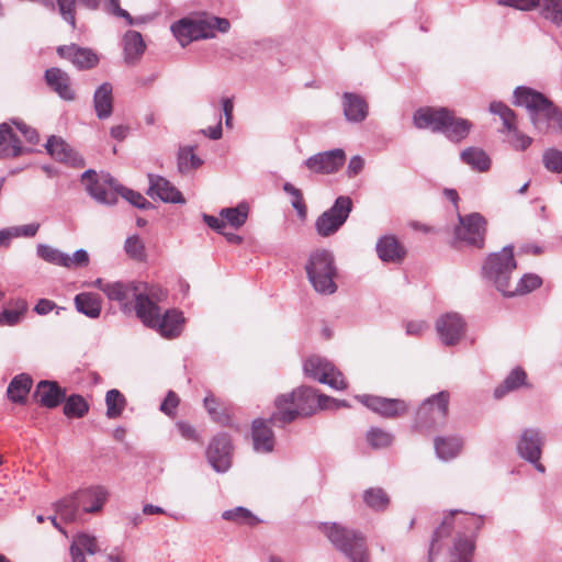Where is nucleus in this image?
I'll return each mask as SVG.
<instances>
[{
	"label": "nucleus",
	"instance_id": "nucleus-1",
	"mask_svg": "<svg viewBox=\"0 0 562 562\" xmlns=\"http://www.w3.org/2000/svg\"><path fill=\"white\" fill-rule=\"evenodd\" d=\"M482 525V516L451 512L434 531L428 562H443L446 559H441L442 555L450 557L449 562H470L474 540L468 533L476 532Z\"/></svg>",
	"mask_w": 562,
	"mask_h": 562
},
{
	"label": "nucleus",
	"instance_id": "nucleus-2",
	"mask_svg": "<svg viewBox=\"0 0 562 562\" xmlns=\"http://www.w3.org/2000/svg\"><path fill=\"white\" fill-rule=\"evenodd\" d=\"M340 406H347L346 402L318 394L313 387L301 386L291 393L277 396L273 418L283 426L293 422L297 416H310L318 408L337 409Z\"/></svg>",
	"mask_w": 562,
	"mask_h": 562
},
{
	"label": "nucleus",
	"instance_id": "nucleus-3",
	"mask_svg": "<svg viewBox=\"0 0 562 562\" xmlns=\"http://www.w3.org/2000/svg\"><path fill=\"white\" fill-rule=\"evenodd\" d=\"M102 292L111 301H117L124 313L135 312L138 318H146L144 310L150 300H166L167 291L158 284L145 281L108 282Z\"/></svg>",
	"mask_w": 562,
	"mask_h": 562
},
{
	"label": "nucleus",
	"instance_id": "nucleus-4",
	"mask_svg": "<svg viewBox=\"0 0 562 562\" xmlns=\"http://www.w3.org/2000/svg\"><path fill=\"white\" fill-rule=\"evenodd\" d=\"M514 104L525 106L536 131L543 134L562 133V112L542 93L527 87L514 91Z\"/></svg>",
	"mask_w": 562,
	"mask_h": 562
},
{
	"label": "nucleus",
	"instance_id": "nucleus-5",
	"mask_svg": "<svg viewBox=\"0 0 562 562\" xmlns=\"http://www.w3.org/2000/svg\"><path fill=\"white\" fill-rule=\"evenodd\" d=\"M323 532L349 562H369L370 554L364 535L336 522L324 524Z\"/></svg>",
	"mask_w": 562,
	"mask_h": 562
},
{
	"label": "nucleus",
	"instance_id": "nucleus-6",
	"mask_svg": "<svg viewBox=\"0 0 562 562\" xmlns=\"http://www.w3.org/2000/svg\"><path fill=\"white\" fill-rule=\"evenodd\" d=\"M229 26L227 19L202 16L194 20L181 19L171 25V32L180 45L184 47L193 41L212 38L216 32L226 33Z\"/></svg>",
	"mask_w": 562,
	"mask_h": 562
},
{
	"label": "nucleus",
	"instance_id": "nucleus-7",
	"mask_svg": "<svg viewBox=\"0 0 562 562\" xmlns=\"http://www.w3.org/2000/svg\"><path fill=\"white\" fill-rule=\"evenodd\" d=\"M308 281L319 294L330 295L337 291V269L330 251L322 249L310 255L305 265Z\"/></svg>",
	"mask_w": 562,
	"mask_h": 562
},
{
	"label": "nucleus",
	"instance_id": "nucleus-8",
	"mask_svg": "<svg viewBox=\"0 0 562 562\" xmlns=\"http://www.w3.org/2000/svg\"><path fill=\"white\" fill-rule=\"evenodd\" d=\"M515 269L516 260L513 247L506 246L501 251L493 252L486 258L482 267V274L485 280L505 295L508 292L512 274Z\"/></svg>",
	"mask_w": 562,
	"mask_h": 562
},
{
	"label": "nucleus",
	"instance_id": "nucleus-9",
	"mask_svg": "<svg viewBox=\"0 0 562 562\" xmlns=\"http://www.w3.org/2000/svg\"><path fill=\"white\" fill-rule=\"evenodd\" d=\"M162 301L164 300H150L144 310L146 318L139 319L145 326L156 329L161 336L175 338L182 331L184 317L182 312L178 310H168L161 314L159 303Z\"/></svg>",
	"mask_w": 562,
	"mask_h": 562
},
{
	"label": "nucleus",
	"instance_id": "nucleus-10",
	"mask_svg": "<svg viewBox=\"0 0 562 562\" xmlns=\"http://www.w3.org/2000/svg\"><path fill=\"white\" fill-rule=\"evenodd\" d=\"M81 181L89 195L98 203L114 205L117 202L120 183L110 173L98 175L88 169L81 176Z\"/></svg>",
	"mask_w": 562,
	"mask_h": 562
},
{
	"label": "nucleus",
	"instance_id": "nucleus-11",
	"mask_svg": "<svg viewBox=\"0 0 562 562\" xmlns=\"http://www.w3.org/2000/svg\"><path fill=\"white\" fill-rule=\"evenodd\" d=\"M351 209L352 201L349 196H338L334 205L317 217L315 222L317 234L322 237L335 234L347 221Z\"/></svg>",
	"mask_w": 562,
	"mask_h": 562
},
{
	"label": "nucleus",
	"instance_id": "nucleus-12",
	"mask_svg": "<svg viewBox=\"0 0 562 562\" xmlns=\"http://www.w3.org/2000/svg\"><path fill=\"white\" fill-rule=\"evenodd\" d=\"M303 369L307 376L327 384L335 390H345L347 387V382L342 373L329 361L319 356L307 358Z\"/></svg>",
	"mask_w": 562,
	"mask_h": 562
},
{
	"label": "nucleus",
	"instance_id": "nucleus-13",
	"mask_svg": "<svg viewBox=\"0 0 562 562\" xmlns=\"http://www.w3.org/2000/svg\"><path fill=\"white\" fill-rule=\"evenodd\" d=\"M449 394L439 392L427 398L418 408L416 424L420 428H431L443 423L448 414Z\"/></svg>",
	"mask_w": 562,
	"mask_h": 562
},
{
	"label": "nucleus",
	"instance_id": "nucleus-14",
	"mask_svg": "<svg viewBox=\"0 0 562 562\" xmlns=\"http://www.w3.org/2000/svg\"><path fill=\"white\" fill-rule=\"evenodd\" d=\"M485 224L484 217L479 213L465 216L459 215V225L454 231L456 238L469 246L482 248L484 245Z\"/></svg>",
	"mask_w": 562,
	"mask_h": 562
},
{
	"label": "nucleus",
	"instance_id": "nucleus-15",
	"mask_svg": "<svg viewBox=\"0 0 562 562\" xmlns=\"http://www.w3.org/2000/svg\"><path fill=\"white\" fill-rule=\"evenodd\" d=\"M544 436L537 428H527L521 432L517 443V450L521 458L532 463L540 473L546 472V468L540 463Z\"/></svg>",
	"mask_w": 562,
	"mask_h": 562
},
{
	"label": "nucleus",
	"instance_id": "nucleus-16",
	"mask_svg": "<svg viewBox=\"0 0 562 562\" xmlns=\"http://www.w3.org/2000/svg\"><path fill=\"white\" fill-rule=\"evenodd\" d=\"M280 423L273 418V414L269 419L257 418L251 424V447L254 452L258 454H268L273 452L276 447V435L271 425Z\"/></svg>",
	"mask_w": 562,
	"mask_h": 562
},
{
	"label": "nucleus",
	"instance_id": "nucleus-17",
	"mask_svg": "<svg viewBox=\"0 0 562 562\" xmlns=\"http://www.w3.org/2000/svg\"><path fill=\"white\" fill-rule=\"evenodd\" d=\"M346 160L342 149L336 148L317 153L304 161V166L314 173L331 175L337 172Z\"/></svg>",
	"mask_w": 562,
	"mask_h": 562
},
{
	"label": "nucleus",
	"instance_id": "nucleus-18",
	"mask_svg": "<svg viewBox=\"0 0 562 562\" xmlns=\"http://www.w3.org/2000/svg\"><path fill=\"white\" fill-rule=\"evenodd\" d=\"M436 330L445 346H456L465 334V322L458 313H447L437 319Z\"/></svg>",
	"mask_w": 562,
	"mask_h": 562
},
{
	"label": "nucleus",
	"instance_id": "nucleus-19",
	"mask_svg": "<svg viewBox=\"0 0 562 562\" xmlns=\"http://www.w3.org/2000/svg\"><path fill=\"white\" fill-rule=\"evenodd\" d=\"M206 457L216 472H226L232 464V442L228 435L215 436L207 447Z\"/></svg>",
	"mask_w": 562,
	"mask_h": 562
},
{
	"label": "nucleus",
	"instance_id": "nucleus-20",
	"mask_svg": "<svg viewBox=\"0 0 562 562\" xmlns=\"http://www.w3.org/2000/svg\"><path fill=\"white\" fill-rule=\"evenodd\" d=\"M356 398L372 412L386 418L402 416L408 411V405L403 400L375 395H358Z\"/></svg>",
	"mask_w": 562,
	"mask_h": 562
},
{
	"label": "nucleus",
	"instance_id": "nucleus-21",
	"mask_svg": "<svg viewBox=\"0 0 562 562\" xmlns=\"http://www.w3.org/2000/svg\"><path fill=\"white\" fill-rule=\"evenodd\" d=\"M45 148L55 160L61 164L75 168L85 166V159L61 137L50 136Z\"/></svg>",
	"mask_w": 562,
	"mask_h": 562
},
{
	"label": "nucleus",
	"instance_id": "nucleus-22",
	"mask_svg": "<svg viewBox=\"0 0 562 562\" xmlns=\"http://www.w3.org/2000/svg\"><path fill=\"white\" fill-rule=\"evenodd\" d=\"M449 110L446 108H420L413 115L414 125L419 130H430L441 133Z\"/></svg>",
	"mask_w": 562,
	"mask_h": 562
},
{
	"label": "nucleus",
	"instance_id": "nucleus-23",
	"mask_svg": "<svg viewBox=\"0 0 562 562\" xmlns=\"http://www.w3.org/2000/svg\"><path fill=\"white\" fill-rule=\"evenodd\" d=\"M149 188L147 194L158 198L166 203H184L182 193L169 180L158 175H148Z\"/></svg>",
	"mask_w": 562,
	"mask_h": 562
},
{
	"label": "nucleus",
	"instance_id": "nucleus-24",
	"mask_svg": "<svg viewBox=\"0 0 562 562\" xmlns=\"http://www.w3.org/2000/svg\"><path fill=\"white\" fill-rule=\"evenodd\" d=\"M57 53L80 70L90 69L99 61L98 56L90 48L76 44L59 46Z\"/></svg>",
	"mask_w": 562,
	"mask_h": 562
},
{
	"label": "nucleus",
	"instance_id": "nucleus-25",
	"mask_svg": "<svg viewBox=\"0 0 562 562\" xmlns=\"http://www.w3.org/2000/svg\"><path fill=\"white\" fill-rule=\"evenodd\" d=\"M77 502L82 513H98L105 504L109 492L105 487L95 485L77 491Z\"/></svg>",
	"mask_w": 562,
	"mask_h": 562
},
{
	"label": "nucleus",
	"instance_id": "nucleus-26",
	"mask_svg": "<svg viewBox=\"0 0 562 562\" xmlns=\"http://www.w3.org/2000/svg\"><path fill=\"white\" fill-rule=\"evenodd\" d=\"M30 149L21 145L10 123L0 124V158H14L29 153Z\"/></svg>",
	"mask_w": 562,
	"mask_h": 562
},
{
	"label": "nucleus",
	"instance_id": "nucleus-27",
	"mask_svg": "<svg viewBox=\"0 0 562 562\" xmlns=\"http://www.w3.org/2000/svg\"><path fill=\"white\" fill-rule=\"evenodd\" d=\"M35 396L42 406L54 408L65 401L66 390L55 381L42 380L36 385Z\"/></svg>",
	"mask_w": 562,
	"mask_h": 562
},
{
	"label": "nucleus",
	"instance_id": "nucleus-28",
	"mask_svg": "<svg viewBox=\"0 0 562 562\" xmlns=\"http://www.w3.org/2000/svg\"><path fill=\"white\" fill-rule=\"evenodd\" d=\"M45 80L52 90H54L61 99L66 101L75 100V91L71 88L69 75L56 67L45 71Z\"/></svg>",
	"mask_w": 562,
	"mask_h": 562
},
{
	"label": "nucleus",
	"instance_id": "nucleus-29",
	"mask_svg": "<svg viewBox=\"0 0 562 562\" xmlns=\"http://www.w3.org/2000/svg\"><path fill=\"white\" fill-rule=\"evenodd\" d=\"M342 110L346 120L351 123L364 121L369 113L368 103L364 98L351 92L342 94Z\"/></svg>",
	"mask_w": 562,
	"mask_h": 562
},
{
	"label": "nucleus",
	"instance_id": "nucleus-30",
	"mask_svg": "<svg viewBox=\"0 0 562 562\" xmlns=\"http://www.w3.org/2000/svg\"><path fill=\"white\" fill-rule=\"evenodd\" d=\"M98 551V540L94 536L85 532L74 536L70 546L71 562H87L85 553L93 555Z\"/></svg>",
	"mask_w": 562,
	"mask_h": 562
},
{
	"label": "nucleus",
	"instance_id": "nucleus-31",
	"mask_svg": "<svg viewBox=\"0 0 562 562\" xmlns=\"http://www.w3.org/2000/svg\"><path fill=\"white\" fill-rule=\"evenodd\" d=\"M376 252L384 262H401L406 250L394 236H383L376 243Z\"/></svg>",
	"mask_w": 562,
	"mask_h": 562
},
{
	"label": "nucleus",
	"instance_id": "nucleus-32",
	"mask_svg": "<svg viewBox=\"0 0 562 562\" xmlns=\"http://www.w3.org/2000/svg\"><path fill=\"white\" fill-rule=\"evenodd\" d=\"M93 106L97 116L105 120L113 112V87L110 82L100 85L93 94Z\"/></svg>",
	"mask_w": 562,
	"mask_h": 562
},
{
	"label": "nucleus",
	"instance_id": "nucleus-33",
	"mask_svg": "<svg viewBox=\"0 0 562 562\" xmlns=\"http://www.w3.org/2000/svg\"><path fill=\"white\" fill-rule=\"evenodd\" d=\"M146 49L145 42L139 32L127 31L123 36L124 60L134 65Z\"/></svg>",
	"mask_w": 562,
	"mask_h": 562
},
{
	"label": "nucleus",
	"instance_id": "nucleus-34",
	"mask_svg": "<svg viewBox=\"0 0 562 562\" xmlns=\"http://www.w3.org/2000/svg\"><path fill=\"white\" fill-rule=\"evenodd\" d=\"M472 127V123L465 119L457 117L452 111L448 112V120L441 131L446 137L452 142L459 143L464 139Z\"/></svg>",
	"mask_w": 562,
	"mask_h": 562
},
{
	"label": "nucleus",
	"instance_id": "nucleus-35",
	"mask_svg": "<svg viewBox=\"0 0 562 562\" xmlns=\"http://www.w3.org/2000/svg\"><path fill=\"white\" fill-rule=\"evenodd\" d=\"M76 310L89 318H98L102 310V299L92 292H82L75 296Z\"/></svg>",
	"mask_w": 562,
	"mask_h": 562
},
{
	"label": "nucleus",
	"instance_id": "nucleus-36",
	"mask_svg": "<svg viewBox=\"0 0 562 562\" xmlns=\"http://www.w3.org/2000/svg\"><path fill=\"white\" fill-rule=\"evenodd\" d=\"M460 159L472 169L485 172L491 168V158L480 147H468L460 153Z\"/></svg>",
	"mask_w": 562,
	"mask_h": 562
},
{
	"label": "nucleus",
	"instance_id": "nucleus-37",
	"mask_svg": "<svg viewBox=\"0 0 562 562\" xmlns=\"http://www.w3.org/2000/svg\"><path fill=\"white\" fill-rule=\"evenodd\" d=\"M435 450L439 459L449 461L456 458L462 449V439L459 437H437L435 439Z\"/></svg>",
	"mask_w": 562,
	"mask_h": 562
},
{
	"label": "nucleus",
	"instance_id": "nucleus-38",
	"mask_svg": "<svg viewBox=\"0 0 562 562\" xmlns=\"http://www.w3.org/2000/svg\"><path fill=\"white\" fill-rule=\"evenodd\" d=\"M56 513L65 522H77L80 520L82 512L77 502L76 494L68 495L56 503Z\"/></svg>",
	"mask_w": 562,
	"mask_h": 562
},
{
	"label": "nucleus",
	"instance_id": "nucleus-39",
	"mask_svg": "<svg viewBox=\"0 0 562 562\" xmlns=\"http://www.w3.org/2000/svg\"><path fill=\"white\" fill-rule=\"evenodd\" d=\"M220 216L223 217L225 231L235 233L246 223V203L240 202L235 207L222 209Z\"/></svg>",
	"mask_w": 562,
	"mask_h": 562
},
{
	"label": "nucleus",
	"instance_id": "nucleus-40",
	"mask_svg": "<svg viewBox=\"0 0 562 562\" xmlns=\"http://www.w3.org/2000/svg\"><path fill=\"white\" fill-rule=\"evenodd\" d=\"M32 379L26 373L15 375L9 383L7 394L14 403H23L32 387Z\"/></svg>",
	"mask_w": 562,
	"mask_h": 562
},
{
	"label": "nucleus",
	"instance_id": "nucleus-41",
	"mask_svg": "<svg viewBox=\"0 0 562 562\" xmlns=\"http://www.w3.org/2000/svg\"><path fill=\"white\" fill-rule=\"evenodd\" d=\"M203 403L204 408L213 422L222 426H229L232 424V416L227 407L213 394L205 396Z\"/></svg>",
	"mask_w": 562,
	"mask_h": 562
},
{
	"label": "nucleus",
	"instance_id": "nucleus-42",
	"mask_svg": "<svg viewBox=\"0 0 562 562\" xmlns=\"http://www.w3.org/2000/svg\"><path fill=\"white\" fill-rule=\"evenodd\" d=\"M541 284L542 279L538 274L526 273L519 279L517 283L510 282L508 292H506L504 296L510 297L515 295H525L540 288Z\"/></svg>",
	"mask_w": 562,
	"mask_h": 562
},
{
	"label": "nucleus",
	"instance_id": "nucleus-43",
	"mask_svg": "<svg viewBox=\"0 0 562 562\" xmlns=\"http://www.w3.org/2000/svg\"><path fill=\"white\" fill-rule=\"evenodd\" d=\"M526 378H527L526 372L521 368H515L506 376L504 382L495 389V391H494L495 397L501 398L508 392L517 390L519 386L525 384Z\"/></svg>",
	"mask_w": 562,
	"mask_h": 562
},
{
	"label": "nucleus",
	"instance_id": "nucleus-44",
	"mask_svg": "<svg viewBox=\"0 0 562 562\" xmlns=\"http://www.w3.org/2000/svg\"><path fill=\"white\" fill-rule=\"evenodd\" d=\"M12 306V308H5L0 313V326L18 325L27 311V302L23 299L14 301Z\"/></svg>",
	"mask_w": 562,
	"mask_h": 562
},
{
	"label": "nucleus",
	"instance_id": "nucleus-45",
	"mask_svg": "<svg viewBox=\"0 0 562 562\" xmlns=\"http://www.w3.org/2000/svg\"><path fill=\"white\" fill-rule=\"evenodd\" d=\"M490 112L494 115L499 116L503 122L502 132H509L517 126V119L515 112L501 101H493L490 103Z\"/></svg>",
	"mask_w": 562,
	"mask_h": 562
},
{
	"label": "nucleus",
	"instance_id": "nucleus-46",
	"mask_svg": "<svg viewBox=\"0 0 562 562\" xmlns=\"http://www.w3.org/2000/svg\"><path fill=\"white\" fill-rule=\"evenodd\" d=\"M106 416L109 418H117L122 415L125 406V396L116 389H112L105 394Z\"/></svg>",
	"mask_w": 562,
	"mask_h": 562
},
{
	"label": "nucleus",
	"instance_id": "nucleus-47",
	"mask_svg": "<svg viewBox=\"0 0 562 562\" xmlns=\"http://www.w3.org/2000/svg\"><path fill=\"white\" fill-rule=\"evenodd\" d=\"M36 255L44 261L55 266L65 268V265L68 263V254L46 244H38L36 246Z\"/></svg>",
	"mask_w": 562,
	"mask_h": 562
},
{
	"label": "nucleus",
	"instance_id": "nucleus-48",
	"mask_svg": "<svg viewBox=\"0 0 562 562\" xmlns=\"http://www.w3.org/2000/svg\"><path fill=\"white\" fill-rule=\"evenodd\" d=\"M363 502L371 509L382 512L389 506L390 498L382 488L371 487L363 492Z\"/></svg>",
	"mask_w": 562,
	"mask_h": 562
},
{
	"label": "nucleus",
	"instance_id": "nucleus-49",
	"mask_svg": "<svg viewBox=\"0 0 562 562\" xmlns=\"http://www.w3.org/2000/svg\"><path fill=\"white\" fill-rule=\"evenodd\" d=\"M202 218H203V222L210 227L212 228L213 231L222 234L226 240L231 244H241L243 243V236L236 234V233H233V232H229V231H225V225L223 223V217H216V216H213V215H209V214H203L202 215Z\"/></svg>",
	"mask_w": 562,
	"mask_h": 562
},
{
	"label": "nucleus",
	"instance_id": "nucleus-50",
	"mask_svg": "<svg viewBox=\"0 0 562 562\" xmlns=\"http://www.w3.org/2000/svg\"><path fill=\"white\" fill-rule=\"evenodd\" d=\"M202 160L193 153L192 147H181L178 151V170L187 173L199 168Z\"/></svg>",
	"mask_w": 562,
	"mask_h": 562
},
{
	"label": "nucleus",
	"instance_id": "nucleus-51",
	"mask_svg": "<svg viewBox=\"0 0 562 562\" xmlns=\"http://www.w3.org/2000/svg\"><path fill=\"white\" fill-rule=\"evenodd\" d=\"M367 441L373 449L387 448L393 443L394 436L379 427H371L367 431Z\"/></svg>",
	"mask_w": 562,
	"mask_h": 562
},
{
	"label": "nucleus",
	"instance_id": "nucleus-52",
	"mask_svg": "<svg viewBox=\"0 0 562 562\" xmlns=\"http://www.w3.org/2000/svg\"><path fill=\"white\" fill-rule=\"evenodd\" d=\"M89 411V405L86 400L78 394L70 395L64 405V414L67 417L80 418Z\"/></svg>",
	"mask_w": 562,
	"mask_h": 562
},
{
	"label": "nucleus",
	"instance_id": "nucleus-53",
	"mask_svg": "<svg viewBox=\"0 0 562 562\" xmlns=\"http://www.w3.org/2000/svg\"><path fill=\"white\" fill-rule=\"evenodd\" d=\"M283 190L286 194L291 196V204L293 209L296 211L297 215L301 218H305L306 206L303 201L302 192L290 182H285L283 184Z\"/></svg>",
	"mask_w": 562,
	"mask_h": 562
},
{
	"label": "nucleus",
	"instance_id": "nucleus-54",
	"mask_svg": "<svg viewBox=\"0 0 562 562\" xmlns=\"http://www.w3.org/2000/svg\"><path fill=\"white\" fill-rule=\"evenodd\" d=\"M542 161L548 170L557 173L562 172V151L553 148L547 149L543 153Z\"/></svg>",
	"mask_w": 562,
	"mask_h": 562
},
{
	"label": "nucleus",
	"instance_id": "nucleus-55",
	"mask_svg": "<svg viewBox=\"0 0 562 562\" xmlns=\"http://www.w3.org/2000/svg\"><path fill=\"white\" fill-rule=\"evenodd\" d=\"M119 194L137 209L144 210L151 206V203L148 202L139 192L126 189L123 186H120Z\"/></svg>",
	"mask_w": 562,
	"mask_h": 562
},
{
	"label": "nucleus",
	"instance_id": "nucleus-56",
	"mask_svg": "<svg viewBox=\"0 0 562 562\" xmlns=\"http://www.w3.org/2000/svg\"><path fill=\"white\" fill-rule=\"evenodd\" d=\"M124 249L126 254L133 259L139 260L144 257L145 247L137 235H133L126 238L124 243Z\"/></svg>",
	"mask_w": 562,
	"mask_h": 562
},
{
	"label": "nucleus",
	"instance_id": "nucleus-57",
	"mask_svg": "<svg viewBox=\"0 0 562 562\" xmlns=\"http://www.w3.org/2000/svg\"><path fill=\"white\" fill-rule=\"evenodd\" d=\"M507 133L509 134V143L516 150H526L532 143V138L520 132L517 126Z\"/></svg>",
	"mask_w": 562,
	"mask_h": 562
},
{
	"label": "nucleus",
	"instance_id": "nucleus-58",
	"mask_svg": "<svg viewBox=\"0 0 562 562\" xmlns=\"http://www.w3.org/2000/svg\"><path fill=\"white\" fill-rule=\"evenodd\" d=\"M497 2L524 11L532 10L542 4V11L546 15V0H498Z\"/></svg>",
	"mask_w": 562,
	"mask_h": 562
},
{
	"label": "nucleus",
	"instance_id": "nucleus-59",
	"mask_svg": "<svg viewBox=\"0 0 562 562\" xmlns=\"http://www.w3.org/2000/svg\"><path fill=\"white\" fill-rule=\"evenodd\" d=\"M58 10L63 19L68 22L72 29L76 26L75 5L76 0H56Z\"/></svg>",
	"mask_w": 562,
	"mask_h": 562
},
{
	"label": "nucleus",
	"instance_id": "nucleus-60",
	"mask_svg": "<svg viewBox=\"0 0 562 562\" xmlns=\"http://www.w3.org/2000/svg\"><path fill=\"white\" fill-rule=\"evenodd\" d=\"M546 19H549L557 25H562V0L546 2Z\"/></svg>",
	"mask_w": 562,
	"mask_h": 562
},
{
	"label": "nucleus",
	"instance_id": "nucleus-61",
	"mask_svg": "<svg viewBox=\"0 0 562 562\" xmlns=\"http://www.w3.org/2000/svg\"><path fill=\"white\" fill-rule=\"evenodd\" d=\"M67 265L65 268L72 269L77 267H87L89 265V255L85 249H78L72 256L68 255Z\"/></svg>",
	"mask_w": 562,
	"mask_h": 562
},
{
	"label": "nucleus",
	"instance_id": "nucleus-62",
	"mask_svg": "<svg viewBox=\"0 0 562 562\" xmlns=\"http://www.w3.org/2000/svg\"><path fill=\"white\" fill-rule=\"evenodd\" d=\"M176 428L182 438L196 442L201 441L200 435L191 424L180 420L176 423Z\"/></svg>",
	"mask_w": 562,
	"mask_h": 562
},
{
	"label": "nucleus",
	"instance_id": "nucleus-63",
	"mask_svg": "<svg viewBox=\"0 0 562 562\" xmlns=\"http://www.w3.org/2000/svg\"><path fill=\"white\" fill-rule=\"evenodd\" d=\"M179 405V397L173 391L167 393L166 398L160 404V411L168 416H173L177 406Z\"/></svg>",
	"mask_w": 562,
	"mask_h": 562
},
{
	"label": "nucleus",
	"instance_id": "nucleus-64",
	"mask_svg": "<svg viewBox=\"0 0 562 562\" xmlns=\"http://www.w3.org/2000/svg\"><path fill=\"white\" fill-rule=\"evenodd\" d=\"M222 518L228 521L243 525L246 522V507L238 506L233 509L225 510L222 514Z\"/></svg>",
	"mask_w": 562,
	"mask_h": 562
}]
</instances>
